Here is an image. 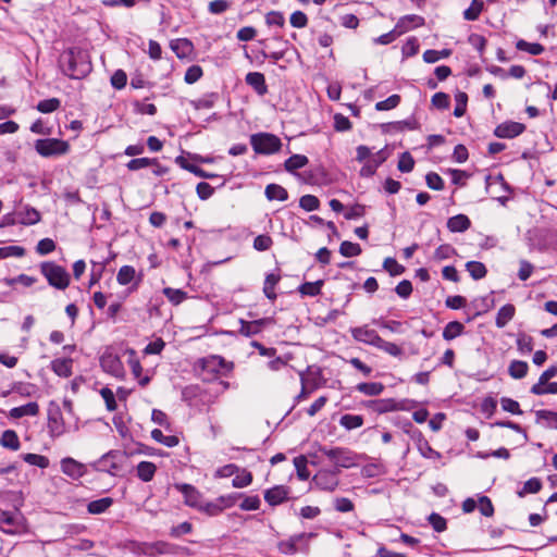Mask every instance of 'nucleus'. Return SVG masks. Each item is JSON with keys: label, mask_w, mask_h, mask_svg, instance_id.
<instances>
[{"label": "nucleus", "mask_w": 557, "mask_h": 557, "mask_svg": "<svg viewBox=\"0 0 557 557\" xmlns=\"http://www.w3.org/2000/svg\"><path fill=\"white\" fill-rule=\"evenodd\" d=\"M59 66L64 75L73 79H81L91 71L88 53L78 47L64 50L60 54Z\"/></svg>", "instance_id": "f257e3e1"}, {"label": "nucleus", "mask_w": 557, "mask_h": 557, "mask_svg": "<svg viewBox=\"0 0 557 557\" xmlns=\"http://www.w3.org/2000/svg\"><path fill=\"white\" fill-rule=\"evenodd\" d=\"M317 456L320 460H322V458H326L331 463H333V470L350 468L357 465V455L352 450L344 447L320 446L317 451Z\"/></svg>", "instance_id": "f03ea898"}, {"label": "nucleus", "mask_w": 557, "mask_h": 557, "mask_svg": "<svg viewBox=\"0 0 557 557\" xmlns=\"http://www.w3.org/2000/svg\"><path fill=\"white\" fill-rule=\"evenodd\" d=\"M40 272L49 285L57 289L64 290L70 285L71 276L66 269L52 261L41 262Z\"/></svg>", "instance_id": "7ed1b4c3"}, {"label": "nucleus", "mask_w": 557, "mask_h": 557, "mask_svg": "<svg viewBox=\"0 0 557 557\" xmlns=\"http://www.w3.org/2000/svg\"><path fill=\"white\" fill-rule=\"evenodd\" d=\"M250 145L258 154H273L281 150V139L271 133H257L250 136Z\"/></svg>", "instance_id": "20e7f679"}, {"label": "nucleus", "mask_w": 557, "mask_h": 557, "mask_svg": "<svg viewBox=\"0 0 557 557\" xmlns=\"http://www.w3.org/2000/svg\"><path fill=\"white\" fill-rule=\"evenodd\" d=\"M36 152L44 158L64 156L70 151V144L59 138L37 139L34 144Z\"/></svg>", "instance_id": "39448f33"}, {"label": "nucleus", "mask_w": 557, "mask_h": 557, "mask_svg": "<svg viewBox=\"0 0 557 557\" xmlns=\"http://www.w3.org/2000/svg\"><path fill=\"white\" fill-rule=\"evenodd\" d=\"M557 374V366L546 369L539 379V382L531 387L534 395L557 394V382L549 383V380Z\"/></svg>", "instance_id": "423d86ee"}, {"label": "nucleus", "mask_w": 557, "mask_h": 557, "mask_svg": "<svg viewBox=\"0 0 557 557\" xmlns=\"http://www.w3.org/2000/svg\"><path fill=\"white\" fill-rule=\"evenodd\" d=\"M341 470H326L321 469L314 476H313V483L314 485L322 490L327 492H333L338 486L339 480L338 474Z\"/></svg>", "instance_id": "0eeeda50"}, {"label": "nucleus", "mask_w": 557, "mask_h": 557, "mask_svg": "<svg viewBox=\"0 0 557 557\" xmlns=\"http://www.w3.org/2000/svg\"><path fill=\"white\" fill-rule=\"evenodd\" d=\"M100 366L102 370L115 377L124 376V367L117 355L111 350H106L100 357Z\"/></svg>", "instance_id": "6e6552de"}, {"label": "nucleus", "mask_w": 557, "mask_h": 557, "mask_svg": "<svg viewBox=\"0 0 557 557\" xmlns=\"http://www.w3.org/2000/svg\"><path fill=\"white\" fill-rule=\"evenodd\" d=\"M60 468L62 473L72 480H79L87 473L86 466L72 457L62 458Z\"/></svg>", "instance_id": "1a4fd4ad"}, {"label": "nucleus", "mask_w": 557, "mask_h": 557, "mask_svg": "<svg viewBox=\"0 0 557 557\" xmlns=\"http://www.w3.org/2000/svg\"><path fill=\"white\" fill-rule=\"evenodd\" d=\"M175 488L184 496L187 506L199 509L202 504L200 492L193 485L187 483H177Z\"/></svg>", "instance_id": "9d476101"}, {"label": "nucleus", "mask_w": 557, "mask_h": 557, "mask_svg": "<svg viewBox=\"0 0 557 557\" xmlns=\"http://www.w3.org/2000/svg\"><path fill=\"white\" fill-rule=\"evenodd\" d=\"M143 280L141 274H137L136 270L132 265H123L120 268L116 274V281L120 285H128L133 283L131 290L137 289L138 285Z\"/></svg>", "instance_id": "9b49d317"}, {"label": "nucleus", "mask_w": 557, "mask_h": 557, "mask_svg": "<svg viewBox=\"0 0 557 557\" xmlns=\"http://www.w3.org/2000/svg\"><path fill=\"white\" fill-rule=\"evenodd\" d=\"M22 516L18 511H1L0 512V529L13 534L21 527Z\"/></svg>", "instance_id": "f8f14e48"}, {"label": "nucleus", "mask_w": 557, "mask_h": 557, "mask_svg": "<svg viewBox=\"0 0 557 557\" xmlns=\"http://www.w3.org/2000/svg\"><path fill=\"white\" fill-rule=\"evenodd\" d=\"M525 126L522 123L507 121L496 126L494 135L498 138H515L522 134Z\"/></svg>", "instance_id": "ddd939ff"}, {"label": "nucleus", "mask_w": 557, "mask_h": 557, "mask_svg": "<svg viewBox=\"0 0 557 557\" xmlns=\"http://www.w3.org/2000/svg\"><path fill=\"white\" fill-rule=\"evenodd\" d=\"M387 159V152L385 149H381L373 153V156L368 159L360 170V176L370 177L375 174L377 168L384 163Z\"/></svg>", "instance_id": "4468645a"}, {"label": "nucleus", "mask_w": 557, "mask_h": 557, "mask_svg": "<svg viewBox=\"0 0 557 557\" xmlns=\"http://www.w3.org/2000/svg\"><path fill=\"white\" fill-rule=\"evenodd\" d=\"M289 487L275 485L264 492V500L272 507L278 506L288 499Z\"/></svg>", "instance_id": "2eb2a0df"}, {"label": "nucleus", "mask_w": 557, "mask_h": 557, "mask_svg": "<svg viewBox=\"0 0 557 557\" xmlns=\"http://www.w3.org/2000/svg\"><path fill=\"white\" fill-rule=\"evenodd\" d=\"M351 335L354 339L357 342L371 345L376 347L381 336L376 333V331L369 329L368 326H359L351 329Z\"/></svg>", "instance_id": "dca6fc26"}, {"label": "nucleus", "mask_w": 557, "mask_h": 557, "mask_svg": "<svg viewBox=\"0 0 557 557\" xmlns=\"http://www.w3.org/2000/svg\"><path fill=\"white\" fill-rule=\"evenodd\" d=\"M272 322L271 319L264 318L253 321L239 320L240 327L239 333L246 337H250L259 334L262 329Z\"/></svg>", "instance_id": "f3484780"}, {"label": "nucleus", "mask_w": 557, "mask_h": 557, "mask_svg": "<svg viewBox=\"0 0 557 557\" xmlns=\"http://www.w3.org/2000/svg\"><path fill=\"white\" fill-rule=\"evenodd\" d=\"M424 23V17L417 14H409L400 17L395 27L397 28L398 34L403 35L410 29L423 26Z\"/></svg>", "instance_id": "a211bd4d"}, {"label": "nucleus", "mask_w": 557, "mask_h": 557, "mask_svg": "<svg viewBox=\"0 0 557 557\" xmlns=\"http://www.w3.org/2000/svg\"><path fill=\"white\" fill-rule=\"evenodd\" d=\"M245 82L249 85L259 96H264L268 92L265 77L260 72H250L246 75Z\"/></svg>", "instance_id": "6ab92c4d"}, {"label": "nucleus", "mask_w": 557, "mask_h": 557, "mask_svg": "<svg viewBox=\"0 0 557 557\" xmlns=\"http://www.w3.org/2000/svg\"><path fill=\"white\" fill-rule=\"evenodd\" d=\"M364 406L376 413L396 411L394 398L368 400L364 403Z\"/></svg>", "instance_id": "aec40b11"}, {"label": "nucleus", "mask_w": 557, "mask_h": 557, "mask_svg": "<svg viewBox=\"0 0 557 557\" xmlns=\"http://www.w3.org/2000/svg\"><path fill=\"white\" fill-rule=\"evenodd\" d=\"M17 222L23 225H34L40 221V213L35 208L25 206L16 211Z\"/></svg>", "instance_id": "412c9836"}, {"label": "nucleus", "mask_w": 557, "mask_h": 557, "mask_svg": "<svg viewBox=\"0 0 557 557\" xmlns=\"http://www.w3.org/2000/svg\"><path fill=\"white\" fill-rule=\"evenodd\" d=\"M72 363L71 358H57L51 361V370L61 377H69L72 375Z\"/></svg>", "instance_id": "4be33fe9"}, {"label": "nucleus", "mask_w": 557, "mask_h": 557, "mask_svg": "<svg viewBox=\"0 0 557 557\" xmlns=\"http://www.w3.org/2000/svg\"><path fill=\"white\" fill-rule=\"evenodd\" d=\"M39 412V406L37 403L32 401L26 405L14 407L10 410L9 416L13 419H20L26 416L35 417Z\"/></svg>", "instance_id": "5701e85b"}, {"label": "nucleus", "mask_w": 557, "mask_h": 557, "mask_svg": "<svg viewBox=\"0 0 557 557\" xmlns=\"http://www.w3.org/2000/svg\"><path fill=\"white\" fill-rule=\"evenodd\" d=\"M470 226V219L465 214L454 215L447 221V227L453 233L466 232Z\"/></svg>", "instance_id": "b1692460"}, {"label": "nucleus", "mask_w": 557, "mask_h": 557, "mask_svg": "<svg viewBox=\"0 0 557 557\" xmlns=\"http://www.w3.org/2000/svg\"><path fill=\"white\" fill-rule=\"evenodd\" d=\"M515 312H516V308L511 304H507V305H504L503 307H500L496 314V319H495L496 326L499 329L505 327L507 325V323L510 320H512Z\"/></svg>", "instance_id": "393cba45"}, {"label": "nucleus", "mask_w": 557, "mask_h": 557, "mask_svg": "<svg viewBox=\"0 0 557 557\" xmlns=\"http://www.w3.org/2000/svg\"><path fill=\"white\" fill-rule=\"evenodd\" d=\"M355 389L367 396H379L384 392L385 386L381 382H363L357 384Z\"/></svg>", "instance_id": "a878e982"}, {"label": "nucleus", "mask_w": 557, "mask_h": 557, "mask_svg": "<svg viewBox=\"0 0 557 557\" xmlns=\"http://www.w3.org/2000/svg\"><path fill=\"white\" fill-rule=\"evenodd\" d=\"M0 445L4 448L16 451L21 447V442L15 431L5 430L0 437Z\"/></svg>", "instance_id": "bb28decb"}, {"label": "nucleus", "mask_w": 557, "mask_h": 557, "mask_svg": "<svg viewBox=\"0 0 557 557\" xmlns=\"http://www.w3.org/2000/svg\"><path fill=\"white\" fill-rule=\"evenodd\" d=\"M264 194H265V197L268 198V200H270V201H272V200L285 201L288 198L287 190L283 186L277 185V184H269L265 187Z\"/></svg>", "instance_id": "cd10ccee"}, {"label": "nucleus", "mask_w": 557, "mask_h": 557, "mask_svg": "<svg viewBox=\"0 0 557 557\" xmlns=\"http://www.w3.org/2000/svg\"><path fill=\"white\" fill-rule=\"evenodd\" d=\"M113 504V499L111 497H102L96 500L90 502L87 505V510L91 515H100L106 512Z\"/></svg>", "instance_id": "c85d7f7f"}, {"label": "nucleus", "mask_w": 557, "mask_h": 557, "mask_svg": "<svg viewBox=\"0 0 557 557\" xmlns=\"http://www.w3.org/2000/svg\"><path fill=\"white\" fill-rule=\"evenodd\" d=\"M174 553V545L168 542L158 541L152 544H150L147 549L146 554L150 556H157V555H166V554H173Z\"/></svg>", "instance_id": "c756f323"}, {"label": "nucleus", "mask_w": 557, "mask_h": 557, "mask_svg": "<svg viewBox=\"0 0 557 557\" xmlns=\"http://www.w3.org/2000/svg\"><path fill=\"white\" fill-rule=\"evenodd\" d=\"M281 276L280 274L275 273H269L265 276L264 284H263V293L267 298L270 300L276 299V293H275V286L280 282Z\"/></svg>", "instance_id": "7c9ffc66"}, {"label": "nucleus", "mask_w": 557, "mask_h": 557, "mask_svg": "<svg viewBox=\"0 0 557 557\" xmlns=\"http://www.w3.org/2000/svg\"><path fill=\"white\" fill-rule=\"evenodd\" d=\"M156 471L157 467L153 462L140 461L137 465V476L144 482L151 481L154 476Z\"/></svg>", "instance_id": "2f4dec72"}, {"label": "nucleus", "mask_w": 557, "mask_h": 557, "mask_svg": "<svg viewBox=\"0 0 557 557\" xmlns=\"http://www.w3.org/2000/svg\"><path fill=\"white\" fill-rule=\"evenodd\" d=\"M536 423H543L546 428L557 430V412L550 410H537L535 412Z\"/></svg>", "instance_id": "473e14b6"}, {"label": "nucleus", "mask_w": 557, "mask_h": 557, "mask_svg": "<svg viewBox=\"0 0 557 557\" xmlns=\"http://www.w3.org/2000/svg\"><path fill=\"white\" fill-rule=\"evenodd\" d=\"M465 331V325L458 321H451L446 324L443 330V338L445 341H453L461 335Z\"/></svg>", "instance_id": "72a5a7b5"}, {"label": "nucleus", "mask_w": 557, "mask_h": 557, "mask_svg": "<svg viewBox=\"0 0 557 557\" xmlns=\"http://www.w3.org/2000/svg\"><path fill=\"white\" fill-rule=\"evenodd\" d=\"M306 534L301 533L295 536H292L290 539L286 541H282L278 543V549L281 553L285 555H292L297 552V543L305 539Z\"/></svg>", "instance_id": "f704fd0d"}, {"label": "nucleus", "mask_w": 557, "mask_h": 557, "mask_svg": "<svg viewBox=\"0 0 557 557\" xmlns=\"http://www.w3.org/2000/svg\"><path fill=\"white\" fill-rule=\"evenodd\" d=\"M323 285H324V281L323 280H318L315 282H306V283L301 284L298 287V292L302 296L314 297V296H318L321 293V289H322Z\"/></svg>", "instance_id": "c9c22d12"}, {"label": "nucleus", "mask_w": 557, "mask_h": 557, "mask_svg": "<svg viewBox=\"0 0 557 557\" xmlns=\"http://www.w3.org/2000/svg\"><path fill=\"white\" fill-rule=\"evenodd\" d=\"M529 366L525 361L512 360L508 368V373L511 377L520 380L528 374Z\"/></svg>", "instance_id": "e433bc0d"}, {"label": "nucleus", "mask_w": 557, "mask_h": 557, "mask_svg": "<svg viewBox=\"0 0 557 557\" xmlns=\"http://www.w3.org/2000/svg\"><path fill=\"white\" fill-rule=\"evenodd\" d=\"M309 160L304 154H293L284 162V168L287 172H295L298 169H301L308 164Z\"/></svg>", "instance_id": "4c0bfd02"}, {"label": "nucleus", "mask_w": 557, "mask_h": 557, "mask_svg": "<svg viewBox=\"0 0 557 557\" xmlns=\"http://www.w3.org/2000/svg\"><path fill=\"white\" fill-rule=\"evenodd\" d=\"M151 437L166 447H175L178 445L180 440L176 435H164L163 432L159 429H154L151 431Z\"/></svg>", "instance_id": "58836bf2"}, {"label": "nucleus", "mask_w": 557, "mask_h": 557, "mask_svg": "<svg viewBox=\"0 0 557 557\" xmlns=\"http://www.w3.org/2000/svg\"><path fill=\"white\" fill-rule=\"evenodd\" d=\"M466 269L473 280H481L485 277L487 270L486 267L479 261H469L466 263Z\"/></svg>", "instance_id": "ea45409f"}, {"label": "nucleus", "mask_w": 557, "mask_h": 557, "mask_svg": "<svg viewBox=\"0 0 557 557\" xmlns=\"http://www.w3.org/2000/svg\"><path fill=\"white\" fill-rule=\"evenodd\" d=\"M484 9L482 0H472L470 7L463 11V18L467 21H476Z\"/></svg>", "instance_id": "a19ab883"}, {"label": "nucleus", "mask_w": 557, "mask_h": 557, "mask_svg": "<svg viewBox=\"0 0 557 557\" xmlns=\"http://www.w3.org/2000/svg\"><path fill=\"white\" fill-rule=\"evenodd\" d=\"M516 48L520 51L528 52L532 55H540L544 52V47L537 42H528L523 39H520L516 44Z\"/></svg>", "instance_id": "79ce46f5"}, {"label": "nucleus", "mask_w": 557, "mask_h": 557, "mask_svg": "<svg viewBox=\"0 0 557 557\" xmlns=\"http://www.w3.org/2000/svg\"><path fill=\"white\" fill-rule=\"evenodd\" d=\"M22 459L27 462L30 466H36L41 469H46L49 467V459L44 455H37V454H23Z\"/></svg>", "instance_id": "37998d69"}, {"label": "nucleus", "mask_w": 557, "mask_h": 557, "mask_svg": "<svg viewBox=\"0 0 557 557\" xmlns=\"http://www.w3.org/2000/svg\"><path fill=\"white\" fill-rule=\"evenodd\" d=\"M339 424L346 430H354L362 426L363 418L359 414H344L341 417Z\"/></svg>", "instance_id": "c03bdc74"}, {"label": "nucleus", "mask_w": 557, "mask_h": 557, "mask_svg": "<svg viewBox=\"0 0 557 557\" xmlns=\"http://www.w3.org/2000/svg\"><path fill=\"white\" fill-rule=\"evenodd\" d=\"M201 394V388L199 385H188L182 389V400L185 401L188 406H194V400L199 397Z\"/></svg>", "instance_id": "a18cd8bd"}, {"label": "nucleus", "mask_w": 557, "mask_h": 557, "mask_svg": "<svg viewBox=\"0 0 557 557\" xmlns=\"http://www.w3.org/2000/svg\"><path fill=\"white\" fill-rule=\"evenodd\" d=\"M252 482V474L250 471L243 469L237 472L236 476L232 481L233 487L243 488L250 485Z\"/></svg>", "instance_id": "49530a36"}, {"label": "nucleus", "mask_w": 557, "mask_h": 557, "mask_svg": "<svg viewBox=\"0 0 557 557\" xmlns=\"http://www.w3.org/2000/svg\"><path fill=\"white\" fill-rule=\"evenodd\" d=\"M456 253H457V251L451 245L443 244L435 249L433 259L435 261H443V260L451 258Z\"/></svg>", "instance_id": "de8ad7c7"}, {"label": "nucleus", "mask_w": 557, "mask_h": 557, "mask_svg": "<svg viewBox=\"0 0 557 557\" xmlns=\"http://www.w3.org/2000/svg\"><path fill=\"white\" fill-rule=\"evenodd\" d=\"M361 251V247L357 243L345 240L339 246L341 255L347 258L359 256Z\"/></svg>", "instance_id": "09e8293b"}, {"label": "nucleus", "mask_w": 557, "mask_h": 557, "mask_svg": "<svg viewBox=\"0 0 557 557\" xmlns=\"http://www.w3.org/2000/svg\"><path fill=\"white\" fill-rule=\"evenodd\" d=\"M542 488V482L537 478H531L529 479L524 484L523 487L518 492V495L520 497H523L527 494H535L539 493Z\"/></svg>", "instance_id": "8fccbe9b"}, {"label": "nucleus", "mask_w": 557, "mask_h": 557, "mask_svg": "<svg viewBox=\"0 0 557 557\" xmlns=\"http://www.w3.org/2000/svg\"><path fill=\"white\" fill-rule=\"evenodd\" d=\"M163 294L166 296L169 301H171L174 306L180 305L187 298V293L182 289H175L171 287H165L163 289Z\"/></svg>", "instance_id": "3c124183"}, {"label": "nucleus", "mask_w": 557, "mask_h": 557, "mask_svg": "<svg viewBox=\"0 0 557 557\" xmlns=\"http://www.w3.org/2000/svg\"><path fill=\"white\" fill-rule=\"evenodd\" d=\"M61 106V101L58 98H50L41 100L37 103L36 109L41 113H51L58 110Z\"/></svg>", "instance_id": "603ef678"}, {"label": "nucleus", "mask_w": 557, "mask_h": 557, "mask_svg": "<svg viewBox=\"0 0 557 557\" xmlns=\"http://www.w3.org/2000/svg\"><path fill=\"white\" fill-rule=\"evenodd\" d=\"M150 165H158L157 159H150V158L132 159L126 164V166L129 171H138L140 169L148 168Z\"/></svg>", "instance_id": "864d4df0"}, {"label": "nucleus", "mask_w": 557, "mask_h": 557, "mask_svg": "<svg viewBox=\"0 0 557 557\" xmlns=\"http://www.w3.org/2000/svg\"><path fill=\"white\" fill-rule=\"evenodd\" d=\"M517 348L521 354H530L533 350V338L524 333L518 334Z\"/></svg>", "instance_id": "5fc2aeb1"}, {"label": "nucleus", "mask_w": 557, "mask_h": 557, "mask_svg": "<svg viewBox=\"0 0 557 557\" xmlns=\"http://www.w3.org/2000/svg\"><path fill=\"white\" fill-rule=\"evenodd\" d=\"M376 348L383 350L384 352L393 357H400L403 355V349L398 345L392 342L384 341L382 337Z\"/></svg>", "instance_id": "6e6d98bb"}, {"label": "nucleus", "mask_w": 557, "mask_h": 557, "mask_svg": "<svg viewBox=\"0 0 557 557\" xmlns=\"http://www.w3.org/2000/svg\"><path fill=\"white\" fill-rule=\"evenodd\" d=\"M419 41L416 37H409L401 48L404 58L413 57L419 52Z\"/></svg>", "instance_id": "4d7b16f0"}, {"label": "nucleus", "mask_w": 557, "mask_h": 557, "mask_svg": "<svg viewBox=\"0 0 557 557\" xmlns=\"http://www.w3.org/2000/svg\"><path fill=\"white\" fill-rule=\"evenodd\" d=\"M191 47H193L191 41L186 39V38L176 39V40L171 42L172 50L178 57H183L185 53L190 51Z\"/></svg>", "instance_id": "13d9d810"}, {"label": "nucleus", "mask_w": 557, "mask_h": 557, "mask_svg": "<svg viewBox=\"0 0 557 557\" xmlns=\"http://www.w3.org/2000/svg\"><path fill=\"white\" fill-rule=\"evenodd\" d=\"M456 107L454 110V115L456 117H461L466 113L468 96L463 91H458L455 96Z\"/></svg>", "instance_id": "bf43d9fd"}, {"label": "nucleus", "mask_w": 557, "mask_h": 557, "mask_svg": "<svg viewBox=\"0 0 557 557\" xmlns=\"http://www.w3.org/2000/svg\"><path fill=\"white\" fill-rule=\"evenodd\" d=\"M126 354L128 355L127 363L134 374L135 377H139L141 375V364L139 359L136 356V352L134 349H127Z\"/></svg>", "instance_id": "052dcab7"}, {"label": "nucleus", "mask_w": 557, "mask_h": 557, "mask_svg": "<svg viewBox=\"0 0 557 557\" xmlns=\"http://www.w3.org/2000/svg\"><path fill=\"white\" fill-rule=\"evenodd\" d=\"M299 206L306 211H314L319 209L320 200L313 195H305L299 199Z\"/></svg>", "instance_id": "680f3d73"}, {"label": "nucleus", "mask_w": 557, "mask_h": 557, "mask_svg": "<svg viewBox=\"0 0 557 557\" xmlns=\"http://www.w3.org/2000/svg\"><path fill=\"white\" fill-rule=\"evenodd\" d=\"M24 255H25V249L21 246L0 247V259H7L10 257L21 258Z\"/></svg>", "instance_id": "e2e57ef3"}, {"label": "nucleus", "mask_w": 557, "mask_h": 557, "mask_svg": "<svg viewBox=\"0 0 557 557\" xmlns=\"http://www.w3.org/2000/svg\"><path fill=\"white\" fill-rule=\"evenodd\" d=\"M383 268L392 275L397 276L404 273L405 267L399 264L393 258H386L383 262Z\"/></svg>", "instance_id": "0e129e2a"}, {"label": "nucleus", "mask_w": 557, "mask_h": 557, "mask_svg": "<svg viewBox=\"0 0 557 557\" xmlns=\"http://www.w3.org/2000/svg\"><path fill=\"white\" fill-rule=\"evenodd\" d=\"M414 166V160L412 156L409 152L401 153L399 161H398V170L403 173H409L413 170Z\"/></svg>", "instance_id": "69168bd1"}, {"label": "nucleus", "mask_w": 557, "mask_h": 557, "mask_svg": "<svg viewBox=\"0 0 557 557\" xmlns=\"http://www.w3.org/2000/svg\"><path fill=\"white\" fill-rule=\"evenodd\" d=\"M476 508L485 517H492L494 515V506L487 496H480L478 499Z\"/></svg>", "instance_id": "338daca9"}, {"label": "nucleus", "mask_w": 557, "mask_h": 557, "mask_svg": "<svg viewBox=\"0 0 557 557\" xmlns=\"http://www.w3.org/2000/svg\"><path fill=\"white\" fill-rule=\"evenodd\" d=\"M273 240L269 235L261 234L253 239V248L258 251H265L271 248Z\"/></svg>", "instance_id": "774afa93"}]
</instances>
